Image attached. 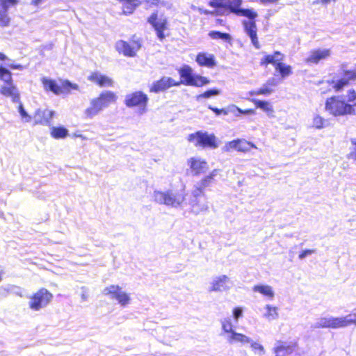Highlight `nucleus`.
<instances>
[{"instance_id":"nucleus-1","label":"nucleus","mask_w":356,"mask_h":356,"mask_svg":"<svg viewBox=\"0 0 356 356\" xmlns=\"http://www.w3.org/2000/svg\"><path fill=\"white\" fill-rule=\"evenodd\" d=\"M208 5L215 9L209 10L204 8H199L198 11L200 14L218 16L232 13L237 16L248 18L249 20H245L242 23L244 31L250 37L251 42L255 49H259L261 48L255 21L258 14L253 9L243 8V0H212L208 3Z\"/></svg>"},{"instance_id":"nucleus-2","label":"nucleus","mask_w":356,"mask_h":356,"mask_svg":"<svg viewBox=\"0 0 356 356\" xmlns=\"http://www.w3.org/2000/svg\"><path fill=\"white\" fill-rule=\"evenodd\" d=\"M325 109L334 117L356 115V90L350 88L346 92V100L340 96L328 97L325 103Z\"/></svg>"},{"instance_id":"nucleus-3","label":"nucleus","mask_w":356,"mask_h":356,"mask_svg":"<svg viewBox=\"0 0 356 356\" xmlns=\"http://www.w3.org/2000/svg\"><path fill=\"white\" fill-rule=\"evenodd\" d=\"M285 56L280 51H275L271 54H266L260 60L259 64L266 67L268 65H273L275 71L282 79H285L293 74V67L283 61Z\"/></svg>"},{"instance_id":"nucleus-4","label":"nucleus","mask_w":356,"mask_h":356,"mask_svg":"<svg viewBox=\"0 0 356 356\" xmlns=\"http://www.w3.org/2000/svg\"><path fill=\"white\" fill-rule=\"evenodd\" d=\"M155 200L162 204L172 207L180 206L186 200L185 186L179 190H168L166 191H155L154 193Z\"/></svg>"},{"instance_id":"nucleus-5","label":"nucleus","mask_w":356,"mask_h":356,"mask_svg":"<svg viewBox=\"0 0 356 356\" xmlns=\"http://www.w3.org/2000/svg\"><path fill=\"white\" fill-rule=\"evenodd\" d=\"M41 82L46 92H51L56 95L69 94L72 90H79V86L76 83H72L67 79H59L57 81L44 77L41 79Z\"/></svg>"},{"instance_id":"nucleus-6","label":"nucleus","mask_w":356,"mask_h":356,"mask_svg":"<svg viewBox=\"0 0 356 356\" xmlns=\"http://www.w3.org/2000/svg\"><path fill=\"white\" fill-rule=\"evenodd\" d=\"M356 324V314H350L343 317L324 316L318 318L314 325V328L337 329Z\"/></svg>"},{"instance_id":"nucleus-7","label":"nucleus","mask_w":356,"mask_h":356,"mask_svg":"<svg viewBox=\"0 0 356 356\" xmlns=\"http://www.w3.org/2000/svg\"><path fill=\"white\" fill-rule=\"evenodd\" d=\"M177 71L180 76V81H175V83H179L178 86L183 84L202 87L210 83V80L207 77L200 74H194L192 67L188 65H182Z\"/></svg>"},{"instance_id":"nucleus-8","label":"nucleus","mask_w":356,"mask_h":356,"mask_svg":"<svg viewBox=\"0 0 356 356\" xmlns=\"http://www.w3.org/2000/svg\"><path fill=\"white\" fill-rule=\"evenodd\" d=\"M342 77L337 80H332L330 85L335 92H340L345 87H347L356 81V64L353 69H348L346 63L340 65Z\"/></svg>"},{"instance_id":"nucleus-9","label":"nucleus","mask_w":356,"mask_h":356,"mask_svg":"<svg viewBox=\"0 0 356 356\" xmlns=\"http://www.w3.org/2000/svg\"><path fill=\"white\" fill-rule=\"evenodd\" d=\"M53 297L48 289L40 288L29 297V307L33 311H39L47 307L52 301Z\"/></svg>"},{"instance_id":"nucleus-10","label":"nucleus","mask_w":356,"mask_h":356,"mask_svg":"<svg viewBox=\"0 0 356 356\" xmlns=\"http://www.w3.org/2000/svg\"><path fill=\"white\" fill-rule=\"evenodd\" d=\"M188 140L193 143L195 147L202 148L216 149L218 145L216 137L213 134H209L200 131L189 134Z\"/></svg>"},{"instance_id":"nucleus-11","label":"nucleus","mask_w":356,"mask_h":356,"mask_svg":"<svg viewBox=\"0 0 356 356\" xmlns=\"http://www.w3.org/2000/svg\"><path fill=\"white\" fill-rule=\"evenodd\" d=\"M147 22L152 26L160 41L169 35L170 24L168 18H159L158 13L154 12L147 18Z\"/></svg>"},{"instance_id":"nucleus-12","label":"nucleus","mask_w":356,"mask_h":356,"mask_svg":"<svg viewBox=\"0 0 356 356\" xmlns=\"http://www.w3.org/2000/svg\"><path fill=\"white\" fill-rule=\"evenodd\" d=\"M149 97L146 93L141 90H136L125 96L124 103L128 108H136L140 112L147 111Z\"/></svg>"},{"instance_id":"nucleus-13","label":"nucleus","mask_w":356,"mask_h":356,"mask_svg":"<svg viewBox=\"0 0 356 356\" xmlns=\"http://www.w3.org/2000/svg\"><path fill=\"white\" fill-rule=\"evenodd\" d=\"M116 51L127 57H134L141 47V40L136 35H133L129 41L120 40L115 45Z\"/></svg>"},{"instance_id":"nucleus-14","label":"nucleus","mask_w":356,"mask_h":356,"mask_svg":"<svg viewBox=\"0 0 356 356\" xmlns=\"http://www.w3.org/2000/svg\"><path fill=\"white\" fill-rule=\"evenodd\" d=\"M104 294L111 299L116 300L122 306L127 305L130 302L128 293L123 291L122 288L117 284H111L104 289Z\"/></svg>"},{"instance_id":"nucleus-15","label":"nucleus","mask_w":356,"mask_h":356,"mask_svg":"<svg viewBox=\"0 0 356 356\" xmlns=\"http://www.w3.org/2000/svg\"><path fill=\"white\" fill-rule=\"evenodd\" d=\"M189 204L191 212L195 215L208 210L207 197L204 193H197L195 190H193L191 193Z\"/></svg>"},{"instance_id":"nucleus-16","label":"nucleus","mask_w":356,"mask_h":356,"mask_svg":"<svg viewBox=\"0 0 356 356\" xmlns=\"http://www.w3.org/2000/svg\"><path fill=\"white\" fill-rule=\"evenodd\" d=\"M257 148L256 145L253 143L245 139L237 138L226 143L223 150L224 152H229L233 149H236L238 152L246 153L250 152L252 149Z\"/></svg>"},{"instance_id":"nucleus-17","label":"nucleus","mask_w":356,"mask_h":356,"mask_svg":"<svg viewBox=\"0 0 356 356\" xmlns=\"http://www.w3.org/2000/svg\"><path fill=\"white\" fill-rule=\"evenodd\" d=\"M55 112L48 108H38L33 114V124L50 126Z\"/></svg>"},{"instance_id":"nucleus-18","label":"nucleus","mask_w":356,"mask_h":356,"mask_svg":"<svg viewBox=\"0 0 356 356\" xmlns=\"http://www.w3.org/2000/svg\"><path fill=\"white\" fill-rule=\"evenodd\" d=\"M187 164L191 172L194 176H199L204 174L209 169V165L205 159L199 157L192 156L187 160Z\"/></svg>"},{"instance_id":"nucleus-19","label":"nucleus","mask_w":356,"mask_h":356,"mask_svg":"<svg viewBox=\"0 0 356 356\" xmlns=\"http://www.w3.org/2000/svg\"><path fill=\"white\" fill-rule=\"evenodd\" d=\"M19 0H0V26L7 27L10 25V17L8 10L10 7L17 6Z\"/></svg>"},{"instance_id":"nucleus-20","label":"nucleus","mask_w":356,"mask_h":356,"mask_svg":"<svg viewBox=\"0 0 356 356\" xmlns=\"http://www.w3.org/2000/svg\"><path fill=\"white\" fill-rule=\"evenodd\" d=\"M178 83H175V81L170 77L162 76L159 80L153 82L149 88V92L159 93L171 87L178 86Z\"/></svg>"},{"instance_id":"nucleus-21","label":"nucleus","mask_w":356,"mask_h":356,"mask_svg":"<svg viewBox=\"0 0 356 356\" xmlns=\"http://www.w3.org/2000/svg\"><path fill=\"white\" fill-rule=\"evenodd\" d=\"M330 56L331 50L330 49H315L310 51L305 61L308 65H317L321 61L327 59Z\"/></svg>"},{"instance_id":"nucleus-22","label":"nucleus","mask_w":356,"mask_h":356,"mask_svg":"<svg viewBox=\"0 0 356 356\" xmlns=\"http://www.w3.org/2000/svg\"><path fill=\"white\" fill-rule=\"evenodd\" d=\"M88 80L100 88L113 87L114 85V81L111 77L101 74L98 71L92 72L88 76Z\"/></svg>"},{"instance_id":"nucleus-23","label":"nucleus","mask_w":356,"mask_h":356,"mask_svg":"<svg viewBox=\"0 0 356 356\" xmlns=\"http://www.w3.org/2000/svg\"><path fill=\"white\" fill-rule=\"evenodd\" d=\"M0 94L6 97H10L13 102L17 103L20 100V93L14 82L7 83L0 87Z\"/></svg>"},{"instance_id":"nucleus-24","label":"nucleus","mask_w":356,"mask_h":356,"mask_svg":"<svg viewBox=\"0 0 356 356\" xmlns=\"http://www.w3.org/2000/svg\"><path fill=\"white\" fill-rule=\"evenodd\" d=\"M219 171L218 169H214L209 175L203 177L194 186L193 190H195V193H204L205 189L215 181V177Z\"/></svg>"},{"instance_id":"nucleus-25","label":"nucleus","mask_w":356,"mask_h":356,"mask_svg":"<svg viewBox=\"0 0 356 356\" xmlns=\"http://www.w3.org/2000/svg\"><path fill=\"white\" fill-rule=\"evenodd\" d=\"M102 109L116 102L118 96L115 92L106 90L101 92L97 97L94 98Z\"/></svg>"},{"instance_id":"nucleus-26","label":"nucleus","mask_w":356,"mask_h":356,"mask_svg":"<svg viewBox=\"0 0 356 356\" xmlns=\"http://www.w3.org/2000/svg\"><path fill=\"white\" fill-rule=\"evenodd\" d=\"M195 61L200 66L209 68H212L216 65L214 55L206 52L198 53L196 56Z\"/></svg>"},{"instance_id":"nucleus-27","label":"nucleus","mask_w":356,"mask_h":356,"mask_svg":"<svg viewBox=\"0 0 356 356\" xmlns=\"http://www.w3.org/2000/svg\"><path fill=\"white\" fill-rule=\"evenodd\" d=\"M122 4V13L124 15L132 14L141 2L140 0H118Z\"/></svg>"},{"instance_id":"nucleus-28","label":"nucleus","mask_w":356,"mask_h":356,"mask_svg":"<svg viewBox=\"0 0 356 356\" xmlns=\"http://www.w3.org/2000/svg\"><path fill=\"white\" fill-rule=\"evenodd\" d=\"M103 109L93 98L90 102V106L84 111V116L87 119H92Z\"/></svg>"},{"instance_id":"nucleus-29","label":"nucleus","mask_w":356,"mask_h":356,"mask_svg":"<svg viewBox=\"0 0 356 356\" xmlns=\"http://www.w3.org/2000/svg\"><path fill=\"white\" fill-rule=\"evenodd\" d=\"M50 135L54 139H63L68 136V130L63 126L52 127Z\"/></svg>"},{"instance_id":"nucleus-30","label":"nucleus","mask_w":356,"mask_h":356,"mask_svg":"<svg viewBox=\"0 0 356 356\" xmlns=\"http://www.w3.org/2000/svg\"><path fill=\"white\" fill-rule=\"evenodd\" d=\"M228 341L230 343H241L244 344L250 343L251 339L243 334L234 332L228 336Z\"/></svg>"},{"instance_id":"nucleus-31","label":"nucleus","mask_w":356,"mask_h":356,"mask_svg":"<svg viewBox=\"0 0 356 356\" xmlns=\"http://www.w3.org/2000/svg\"><path fill=\"white\" fill-rule=\"evenodd\" d=\"M252 290L254 292H258L269 298H273L274 296V292L273 291V289L271 286L268 285H254L252 288Z\"/></svg>"},{"instance_id":"nucleus-32","label":"nucleus","mask_w":356,"mask_h":356,"mask_svg":"<svg viewBox=\"0 0 356 356\" xmlns=\"http://www.w3.org/2000/svg\"><path fill=\"white\" fill-rule=\"evenodd\" d=\"M251 102L254 104L256 108H261L264 111L271 113L273 112V108L270 104L266 101H262L257 99H250Z\"/></svg>"},{"instance_id":"nucleus-33","label":"nucleus","mask_w":356,"mask_h":356,"mask_svg":"<svg viewBox=\"0 0 356 356\" xmlns=\"http://www.w3.org/2000/svg\"><path fill=\"white\" fill-rule=\"evenodd\" d=\"M0 81L5 84L11 83L13 81L11 72L2 65H0Z\"/></svg>"},{"instance_id":"nucleus-34","label":"nucleus","mask_w":356,"mask_h":356,"mask_svg":"<svg viewBox=\"0 0 356 356\" xmlns=\"http://www.w3.org/2000/svg\"><path fill=\"white\" fill-rule=\"evenodd\" d=\"M209 36L213 40H222L226 42H230L231 35L227 33H222L218 31H211L208 33Z\"/></svg>"},{"instance_id":"nucleus-35","label":"nucleus","mask_w":356,"mask_h":356,"mask_svg":"<svg viewBox=\"0 0 356 356\" xmlns=\"http://www.w3.org/2000/svg\"><path fill=\"white\" fill-rule=\"evenodd\" d=\"M227 280V277L226 275H222L216 278L211 285V291H220L222 288L224 286L225 282Z\"/></svg>"},{"instance_id":"nucleus-36","label":"nucleus","mask_w":356,"mask_h":356,"mask_svg":"<svg viewBox=\"0 0 356 356\" xmlns=\"http://www.w3.org/2000/svg\"><path fill=\"white\" fill-rule=\"evenodd\" d=\"M220 93V90H218L217 88L209 89V90L204 91V92L197 95L196 96V99L200 100L202 99H208L211 97L218 95Z\"/></svg>"},{"instance_id":"nucleus-37","label":"nucleus","mask_w":356,"mask_h":356,"mask_svg":"<svg viewBox=\"0 0 356 356\" xmlns=\"http://www.w3.org/2000/svg\"><path fill=\"white\" fill-rule=\"evenodd\" d=\"M273 92V89L268 87V86H265L263 88L253 90L249 92V95L250 96H257V95H268Z\"/></svg>"},{"instance_id":"nucleus-38","label":"nucleus","mask_w":356,"mask_h":356,"mask_svg":"<svg viewBox=\"0 0 356 356\" xmlns=\"http://www.w3.org/2000/svg\"><path fill=\"white\" fill-rule=\"evenodd\" d=\"M221 325H222V331L225 334H232V332H234V329H233L234 328V325L232 324V322L229 318H224L221 321Z\"/></svg>"},{"instance_id":"nucleus-39","label":"nucleus","mask_w":356,"mask_h":356,"mask_svg":"<svg viewBox=\"0 0 356 356\" xmlns=\"http://www.w3.org/2000/svg\"><path fill=\"white\" fill-rule=\"evenodd\" d=\"M294 348V346L286 344L284 343H279L277 346L275 348V353H292Z\"/></svg>"},{"instance_id":"nucleus-40","label":"nucleus","mask_w":356,"mask_h":356,"mask_svg":"<svg viewBox=\"0 0 356 356\" xmlns=\"http://www.w3.org/2000/svg\"><path fill=\"white\" fill-rule=\"evenodd\" d=\"M325 120L318 115H316V116L314 117L313 118V122H312V127L316 128V129H323V127H325Z\"/></svg>"},{"instance_id":"nucleus-41","label":"nucleus","mask_w":356,"mask_h":356,"mask_svg":"<svg viewBox=\"0 0 356 356\" xmlns=\"http://www.w3.org/2000/svg\"><path fill=\"white\" fill-rule=\"evenodd\" d=\"M147 8L160 7L164 6L165 3L161 0H144Z\"/></svg>"},{"instance_id":"nucleus-42","label":"nucleus","mask_w":356,"mask_h":356,"mask_svg":"<svg viewBox=\"0 0 356 356\" xmlns=\"http://www.w3.org/2000/svg\"><path fill=\"white\" fill-rule=\"evenodd\" d=\"M208 108L213 111L216 115L218 116L220 115H227L229 113V110L226 108H218L215 106H209Z\"/></svg>"},{"instance_id":"nucleus-43","label":"nucleus","mask_w":356,"mask_h":356,"mask_svg":"<svg viewBox=\"0 0 356 356\" xmlns=\"http://www.w3.org/2000/svg\"><path fill=\"white\" fill-rule=\"evenodd\" d=\"M18 103V111L20 113L21 117L25 120V122H30L31 120V117L24 110L22 103L20 102Z\"/></svg>"},{"instance_id":"nucleus-44","label":"nucleus","mask_w":356,"mask_h":356,"mask_svg":"<svg viewBox=\"0 0 356 356\" xmlns=\"http://www.w3.org/2000/svg\"><path fill=\"white\" fill-rule=\"evenodd\" d=\"M351 144L353 146V150L348 154L349 159L356 160V138L350 140Z\"/></svg>"},{"instance_id":"nucleus-45","label":"nucleus","mask_w":356,"mask_h":356,"mask_svg":"<svg viewBox=\"0 0 356 356\" xmlns=\"http://www.w3.org/2000/svg\"><path fill=\"white\" fill-rule=\"evenodd\" d=\"M233 313V317L235 320H238L239 318L242 317L243 316V309L241 307H236L233 309L232 311Z\"/></svg>"},{"instance_id":"nucleus-46","label":"nucleus","mask_w":356,"mask_h":356,"mask_svg":"<svg viewBox=\"0 0 356 356\" xmlns=\"http://www.w3.org/2000/svg\"><path fill=\"white\" fill-rule=\"evenodd\" d=\"M314 252H315V250L313 249H307V250H302V252H300L298 257H299V259H302L305 257L313 254Z\"/></svg>"},{"instance_id":"nucleus-47","label":"nucleus","mask_w":356,"mask_h":356,"mask_svg":"<svg viewBox=\"0 0 356 356\" xmlns=\"http://www.w3.org/2000/svg\"><path fill=\"white\" fill-rule=\"evenodd\" d=\"M266 309H267V315L268 316H277V307L267 305L266 306Z\"/></svg>"},{"instance_id":"nucleus-48","label":"nucleus","mask_w":356,"mask_h":356,"mask_svg":"<svg viewBox=\"0 0 356 356\" xmlns=\"http://www.w3.org/2000/svg\"><path fill=\"white\" fill-rule=\"evenodd\" d=\"M237 111L241 114H249V115H254L255 113V111L253 108H248L243 110L238 107H236Z\"/></svg>"},{"instance_id":"nucleus-49","label":"nucleus","mask_w":356,"mask_h":356,"mask_svg":"<svg viewBox=\"0 0 356 356\" xmlns=\"http://www.w3.org/2000/svg\"><path fill=\"white\" fill-rule=\"evenodd\" d=\"M251 347L254 350H258L259 352L264 351V347L258 343H256V342L252 343Z\"/></svg>"},{"instance_id":"nucleus-50","label":"nucleus","mask_w":356,"mask_h":356,"mask_svg":"<svg viewBox=\"0 0 356 356\" xmlns=\"http://www.w3.org/2000/svg\"><path fill=\"white\" fill-rule=\"evenodd\" d=\"M337 0H316V3H321L322 4H328L331 2H335Z\"/></svg>"},{"instance_id":"nucleus-51","label":"nucleus","mask_w":356,"mask_h":356,"mask_svg":"<svg viewBox=\"0 0 356 356\" xmlns=\"http://www.w3.org/2000/svg\"><path fill=\"white\" fill-rule=\"evenodd\" d=\"M263 4L274 3L278 1V0H259Z\"/></svg>"},{"instance_id":"nucleus-52","label":"nucleus","mask_w":356,"mask_h":356,"mask_svg":"<svg viewBox=\"0 0 356 356\" xmlns=\"http://www.w3.org/2000/svg\"><path fill=\"white\" fill-rule=\"evenodd\" d=\"M9 66L13 70H15V69L22 70V66L20 64H11Z\"/></svg>"},{"instance_id":"nucleus-53","label":"nucleus","mask_w":356,"mask_h":356,"mask_svg":"<svg viewBox=\"0 0 356 356\" xmlns=\"http://www.w3.org/2000/svg\"><path fill=\"white\" fill-rule=\"evenodd\" d=\"M6 60H7V56L4 54L0 52V61H4Z\"/></svg>"},{"instance_id":"nucleus-54","label":"nucleus","mask_w":356,"mask_h":356,"mask_svg":"<svg viewBox=\"0 0 356 356\" xmlns=\"http://www.w3.org/2000/svg\"><path fill=\"white\" fill-rule=\"evenodd\" d=\"M44 0H33L32 3L33 4H34L35 6H38L39 5L40 3H41L42 2H43Z\"/></svg>"},{"instance_id":"nucleus-55","label":"nucleus","mask_w":356,"mask_h":356,"mask_svg":"<svg viewBox=\"0 0 356 356\" xmlns=\"http://www.w3.org/2000/svg\"><path fill=\"white\" fill-rule=\"evenodd\" d=\"M75 137H79V138H82V139H85V138H86V137L83 136H82V135H81V134H79V135H75Z\"/></svg>"}]
</instances>
